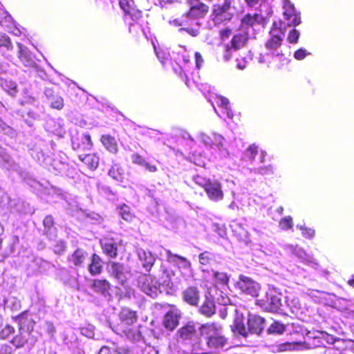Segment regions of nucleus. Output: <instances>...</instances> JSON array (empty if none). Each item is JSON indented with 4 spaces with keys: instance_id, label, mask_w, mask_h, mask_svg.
<instances>
[{
    "instance_id": "obj_9",
    "label": "nucleus",
    "mask_w": 354,
    "mask_h": 354,
    "mask_svg": "<svg viewBox=\"0 0 354 354\" xmlns=\"http://www.w3.org/2000/svg\"><path fill=\"white\" fill-rule=\"evenodd\" d=\"M270 17V16H267L266 14L263 13V10L262 9L260 10V12H256L253 15L247 14L241 19L240 30L243 32L248 31L249 35H250V32H252L253 31L254 25L259 24L265 26Z\"/></svg>"
},
{
    "instance_id": "obj_48",
    "label": "nucleus",
    "mask_w": 354,
    "mask_h": 354,
    "mask_svg": "<svg viewBox=\"0 0 354 354\" xmlns=\"http://www.w3.org/2000/svg\"><path fill=\"white\" fill-rule=\"evenodd\" d=\"M153 47L158 59L162 64H164L169 59L170 55L169 51L167 49H157L155 46H153Z\"/></svg>"
},
{
    "instance_id": "obj_8",
    "label": "nucleus",
    "mask_w": 354,
    "mask_h": 354,
    "mask_svg": "<svg viewBox=\"0 0 354 354\" xmlns=\"http://www.w3.org/2000/svg\"><path fill=\"white\" fill-rule=\"evenodd\" d=\"M106 269L109 275L120 284H124L131 277L129 267L120 262L109 261Z\"/></svg>"
},
{
    "instance_id": "obj_59",
    "label": "nucleus",
    "mask_w": 354,
    "mask_h": 354,
    "mask_svg": "<svg viewBox=\"0 0 354 354\" xmlns=\"http://www.w3.org/2000/svg\"><path fill=\"white\" fill-rule=\"evenodd\" d=\"M66 249V243L63 240L58 241L54 245L53 251L57 254H62Z\"/></svg>"
},
{
    "instance_id": "obj_13",
    "label": "nucleus",
    "mask_w": 354,
    "mask_h": 354,
    "mask_svg": "<svg viewBox=\"0 0 354 354\" xmlns=\"http://www.w3.org/2000/svg\"><path fill=\"white\" fill-rule=\"evenodd\" d=\"M119 5L124 13L126 21L129 19L137 22L142 17V12L136 8L133 0H119Z\"/></svg>"
},
{
    "instance_id": "obj_6",
    "label": "nucleus",
    "mask_w": 354,
    "mask_h": 354,
    "mask_svg": "<svg viewBox=\"0 0 354 354\" xmlns=\"http://www.w3.org/2000/svg\"><path fill=\"white\" fill-rule=\"evenodd\" d=\"M138 285L141 290L152 298H156L162 293L163 286L151 275L144 274L138 279Z\"/></svg>"
},
{
    "instance_id": "obj_7",
    "label": "nucleus",
    "mask_w": 354,
    "mask_h": 354,
    "mask_svg": "<svg viewBox=\"0 0 354 354\" xmlns=\"http://www.w3.org/2000/svg\"><path fill=\"white\" fill-rule=\"evenodd\" d=\"M276 23L273 24V28L270 33L271 37L266 41L265 46L270 54L274 57H282L283 55L279 49L284 37V32L281 28H276Z\"/></svg>"
},
{
    "instance_id": "obj_62",
    "label": "nucleus",
    "mask_w": 354,
    "mask_h": 354,
    "mask_svg": "<svg viewBox=\"0 0 354 354\" xmlns=\"http://www.w3.org/2000/svg\"><path fill=\"white\" fill-rule=\"evenodd\" d=\"M15 332V329L12 326L10 325L6 326L4 328H3L0 331V339H5L8 337L11 334Z\"/></svg>"
},
{
    "instance_id": "obj_22",
    "label": "nucleus",
    "mask_w": 354,
    "mask_h": 354,
    "mask_svg": "<svg viewBox=\"0 0 354 354\" xmlns=\"http://www.w3.org/2000/svg\"><path fill=\"white\" fill-rule=\"evenodd\" d=\"M212 147L211 149L217 153V156L219 158L227 157L228 151L223 145L225 138L221 135L214 133H212Z\"/></svg>"
},
{
    "instance_id": "obj_3",
    "label": "nucleus",
    "mask_w": 354,
    "mask_h": 354,
    "mask_svg": "<svg viewBox=\"0 0 354 354\" xmlns=\"http://www.w3.org/2000/svg\"><path fill=\"white\" fill-rule=\"evenodd\" d=\"M235 313L234 322L231 325L232 330L235 335H241L246 338L249 334L258 335L261 334L266 326L265 319L263 317L257 315L249 314L246 327L243 315L236 310Z\"/></svg>"
},
{
    "instance_id": "obj_60",
    "label": "nucleus",
    "mask_w": 354,
    "mask_h": 354,
    "mask_svg": "<svg viewBox=\"0 0 354 354\" xmlns=\"http://www.w3.org/2000/svg\"><path fill=\"white\" fill-rule=\"evenodd\" d=\"M279 225L283 230L290 229L292 227V219L291 216H286L279 222Z\"/></svg>"
},
{
    "instance_id": "obj_24",
    "label": "nucleus",
    "mask_w": 354,
    "mask_h": 354,
    "mask_svg": "<svg viewBox=\"0 0 354 354\" xmlns=\"http://www.w3.org/2000/svg\"><path fill=\"white\" fill-rule=\"evenodd\" d=\"M183 299L188 304L196 306L200 299V292L198 288L190 286L183 292Z\"/></svg>"
},
{
    "instance_id": "obj_61",
    "label": "nucleus",
    "mask_w": 354,
    "mask_h": 354,
    "mask_svg": "<svg viewBox=\"0 0 354 354\" xmlns=\"http://www.w3.org/2000/svg\"><path fill=\"white\" fill-rule=\"evenodd\" d=\"M0 132H3L4 134L12 136L15 134L14 130L7 125L1 118H0Z\"/></svg>"
},
{
    "instance_id": "obj_18",
    "label": "nucleus",
    "mask_w": 354,
    "mask_h": 354,
    "mask_svg": "<svg viewBox=\"0 0 354 354\" xmlns=\"http://www.w3.org/2000/svg\"><path fill=\"white\" fill-rule=\"evenodd\" d=\"M136 254L143 268L149 272L156 261V257L150 251L141 248L136 249Z\"/></svg>"
},
{
    "instance_id": "obj_64",
    "label": "nucleus",
    "mask_w": 354,
    "mask_h": 354,
    "mask_svg": "<svg viewBox=\"0 0 354 354\" xmlns=\"http://www.w3.org/2000/svg\"><path fill=\"white\" fill-rule=\"evenodd\" d=\"M200 140L206 147H209L210 148L212 147V142H213L212 136L209 137V136H207L206 134L201 133L200 135Z\"/></svg>"
},
{
    "instance_id": "obj_34",
    "label": "nucleus",
    "mask_w": 354,
    "mask_h": 354,
    "mask_svg": "<svg viewBox=\"0 0 354 354\" xmlns=\"http://www.w3.org/2000/svg\"><path fill=\"white\" fill-rule=\"evenodd\" d=\"M88 254L83 249H77L69 257L68 261L77 267L82 266L86 259Z\"/></svg>"
},
{
    "instance_id": "obj_5",
    "label": "nucleus",
    "mask_w": 354,
    "mask_h": 354,
    "mask_svg": "<svg viewBox=\"0 0 354 354\" xmlns=\"http://www.w3.org/2000/svg\"><path fill=\"white\" fill-rule=\"evenodd\" d=\"M283 295L274 290H270L265 298L259 300V304L267 311L283 313L286 305L282 302Z\"/></svg>"
},
{
    "instance_id": "obj_11",
    "label": "nucleus",
    "mask_w": 354,
    "mask_h": 354,
    "mask_svg": "<svg viewBox=\"0 0 354 354\" xmlns=\"http://www.w3.org/2000/svg\"><path fill=\"white\" fill-rule=\"evenodd\" d=\"M235 12V8L231 6V1L225 0L223 5H215L214 6V20L216 24L230 21Z\"/></svg>"
},
{
    "instance_id": "obj_53",
    "label": "nucleus",
    "mask_w": 354,
    "mask_h": 354,
    "mask_svg": "<svg viewBox=\"0 0 354 354\" xmlns=\"http://www.w3.org/2000/svg\"><path fill=\"white\" fill-rule=\"evenodd\" d=\"M48 130L53 133H59L61 132L62 126L59 122H57L55 120H49L47 122Z\"/></svg>"
},
{
    "instance_id": "obj_26",
    "label": "nucleus",
    "mask_w": 354,
    "mask_h": 354,
    "mask_svg": "<svg viewBox=\"0 0 354 354\" xmlns=\"http://www.w3.org/2000/svg\"><path fill=\"white\" fill-rule=\"evenodd\" d=\"M44 95L48 101L50 102L51 108L57 110H61L63 109L64 103L62 97L57 93H55L52 88H45Z\"/></svg>"
},
{
    "instance_id": "obj_36",
    "label": "nucleus",
    "mask_w": 354,
    "mask_h": 354,
    "mask_svg": "<svg viewBox=\"0 0 354 354\" xmlns=\"http://www.w3.org/2000/svg\"><path fill=\"white\" fill-rule=\"evenodd\" d=\"M124 169L120 164L113 162L108 171V175L113 179L122 182L124 179Z\"/></svg>"
},
{
    "instance_id": "obj_55",
    "label": "nucleus",
    "mask_w": 354,
    "mask_h": 354,
    "mask_svg": "<svg viewBox=\"0 0 354 354\" xmlns=\"http://www.w3.org/2000/svg\"><path fill=\"white\" fill-rule=\"evenodd\" d=\"M258 149L257 147L254 145H250L245 152V156L250 161H253L257 154Z\"/></svg>"
},
{
    "instance_id": "obj_10",
    "label": "nucleus",
    "mask_w": 354,
    "mask_h": 354,
    "mask_svg": "<svg viewBox=\"0 0 354 354\" xmlns=\"http://www.w3.org/2000/svg\"><path fill=\"white\" fill-rule=\"evenodd\" d=\"M236 286L243 293L253 297H257L259 295L261 289V286L259 283L243 274L239 275Z\"/></svg>"
},
{
    "instance_id": "obj_58",
    "label": "nucleus",
    "mask_w": 354,
    "mask_h": 354,
    "mask_svg": "<svg viewBox=\"0 0 354 354\" xmlns=\"http://www.w3.org/2000/svg\"><path fill=\"white\" fill-rule=\"evenodd\" d=\"M236 51L234 50V48L232 47L229 44L225 46V49L223 53V59L225 62H228L232 59V54L234 52Z\"/></svg>"
},
{
    "instance_id": "obj_49",
    "label": "nucleus",
    "mask_w": 354,
    "mask_h": 354,
    "mask_svg": "<svg viewBox=\"0 0 354 354\" xmlns=\"http://www.w3.org/2000/svg\"><path fill=\"white\" fill-rule=\"evenodd\" d=\"M113 354H138L136 347L116 346Z\"/></svg>"
},
{
    "instance_id": "obj_50",
    "label": "nucleus",
    "mask_w": 354,
    "mask_h": 354,
    "mask_svg": "<svg viewBox=\"0 0 354 354\" xmlns=\"http://www.w3.org/2000/svg\"><path fill=\"white\" fill-rule=\"evenodd\" d=\"M214 277L216 282L222 286H227L229 281V277L225 272H214Z\"/></svg>"
},
{
    "instance_id": "obj_63",
    "label": "nucleus",
    "mask_w": 354,
    "mask_h": 354,
    "mask_svg": "<svg viewBox=\"0 0 354 354\" xmlns=\"http://www.w3.org/2000/svg\"><path fill=\"white\" fill-rule=\"evenodd\" d=\"M300 33L296 29H292L290 31L288 36V41L291 44H296L299 39Z\"/></svg>"
},
{
    "instance_id": "obj_25",
    "label": "nucleus",
    "mask_w": 354,
    "mask_h": 354,
    "mask_svg": "<svg viewBox=\"0 0 354 354\" xmlns=\"http://www.w3.org/2000/svg\"><path fill=\"white\" fill-rule=\"evenodd\" d=\"M92 289L95 292L100 294L106 299L111 297V284L106 279H94L92 284Z\"/></svg>"
},
{
    "instance_id": "obj_44",
    "label": "nucleus",
    "mask_w": 354,
    "mask_h": 354,
    "mask_svg": "<svg viewBox=\"0 0 354 354\" xmlns=\"http://www.w3.org/2000/svg\"><path fill=\"white\" fill-rule=\"evenodd\" d=\"M19 240L17 236L13 235L10 237L8 248H6L3 252L4 258L8 257L15 252L16 246L19 244Z\"/></svg>"
},
{
    "instance_id": "obj_21",
    "label": "nucleus",
    "mask_w": 354,
    "mask_h": 354,
    "mask_svg": "<svg viewBox=\"0 0 354 354\" xmlns=\"http://www.w3.org/2000/svg\"><path fill=\"white\" fill-rule=\"evenodd\" d=\"M17 46L19 48L18 57L24 65L30 68L37 67L35 57L27 48L20 43H17Z\"/></svg>"
},
{
    "instance_id": "obj_19",
    "label": "nucleus",
    "mask_w": 354,
    "mask_h": 354,
    "mask_svg": "<svg viewBox=\"0 0 354 354\" xmlns=\"http://www.w3.org/2000/svg\"><path fill=\"white\" fill-rule=\"evenodd\" d=\"M165 257L167 261L171 263L177 265L180 269L189 271L191 268V263L185 257L173 254L170 250L164 249Z\"/></svg>"
},
{
    "instance_id": "obj_33",
    "label": "nucleus",
    "mask_w": 354,
    "mask_h": 354,
    "mask_svg": "<svg viewBox=\"0 0 354 354\" xmlns=\"http://www.w3.org/2000/svg\"><path fill=\"white\" fill-rule=\"evenodd\" d=\"M53 169L55 171L56 174L68 176L72 174L73 168L70 167L68 163L54 160L52 164Z\"/></svg>"
},
{
    "instance_id": "obj_39",
    "label": "nucleus",
    "mask_w": 354,
    "mask_h": 354,
    "mask_svg": "<svg viewBox=\"0 0 354 354\" xmlns=\"http://www.w3.org/2000/svg\"><path fill=\"white\" fill-rule=\"evenodd\" d=\"M2 88L10 95L15 97L18 93L17 85L15 82L5 80L1 82Z\"/></svg>"
},
{
    "instance_id": "obj_15",
    "label": "nucleus",
    "mask_w": 354,
    "mask_h": 354,
    "mask_svg": "<svg viewBox=\"0 0 354 354\" xmlns=\"http://www.w3.org/2000/svg\"><path fill=\"white\" fill-rule=\"evenodd\" d=\"M205 191L208 198L212 201L218 202L223 199L222 184L217 180L212 179Z\"/></svg>"
},
{
    "instance_id": "obj_54",
    "label": "nucleus",
    "mask_w": 354,
    "mask_h": 354,
    "mask_svg": "<svg viewBox=\"0 0 354 354\" xmlns=\"http://www.w3.org/2000/svg\"><path fill=\"white\" fill-rule=\"evenodd\" d=\"M194 182L202 187L204 189L207 187L209 183L212 180V179L204 178L201 176L197 175L193 177Z\"/></svg>"
},
{
    "instance_id": "obj_32",
    "label": "nucleus",
    "mask_w": 354,
    "mask_h": 354,
    "mask_svg": "<svg viewBox=\"0 0 354 354\" xmlns=\"http://www.w3.org/2000/svg\"><path fill=\"white\" fill-rule=\"evenodd\" d=\"M102 268L103 261L102 258L97 254H93L88 265L89 272L93 276L100 274L102 271Z\"/></svg>"
},
{
    "instance_id": "obj_35",
    "label": "nucleus",
    "mask_w": 354,
    "mask_h": 354,
    "mask_svg": "<svg viewBox=\"0 0 354 354\" xmlns=\"http://www.w3.org/2000/svg\"><path fill=\"white\" fill-rule=\"evenodd\" d=\"M101 142L109 152L113 154H116L118 153V147L115 138L110 135H103L101 137Z\"/></svg>"
},
{
    "instance_id": "obj_46",
    "label": "nucleus",
    "mask_w": 354,
    "mask_h": 354,
    "mask_svg": "<svg viewBox=\"0 0 354 354\" xmlns=\"http://www.w3.org/2000/svg\"><path fill=\"white\" fill-rule=\"evenodd\" d=\"M251 172H253L255 174H261L262 176L271 175L274 174V167L272 165H269L258 168H254L253 169H251Z\"/></svg>"
},
{
    "instance_id": "obj_14",
    "label": "nucleus",
    "mask_w": 354,
    "mask_h": 354,
    "mask_svg": "<svg viewBox=\"0 0 354 354\" xmlns=\"http://www.w3.org/2000/svg\"><path fill=\"white\" fill-rule=\"evenodd\" d=\"M283 15L288 26H296L300 24V12H297L294 5L289 0L283 1Z\"/></svg>"
},
{
    "instance_id": "obj_20",
    "label": "nucleus",
    "mask_w": 354,
    "mask_h": 354,
    "mask_svg": "<svg viewBox=\"0 0 354 354\" xmlns=\"http://www.w3.org/2000/svg\"><path fill=\"white\" fill-rule=\"evenodd\" d=\"M21 325V320H20ZM35 322L31 320L30 321V323L28 324L27 327V332H24V328L21 326L19 328V334L14 337V338L12 339L11 343L13 346H15L16 348H21L23 347L26 344L28 343V338L27 335H30V333L34 327Z\"/></svg>"
},
{
    "instance_id": "obj_29",
    "label": "nucleus",
    "mask_w": 354,
    "mask_h": 354,
    "mask_svg": "<svg viewBox=\"0 0 354 354\" xmlns=\"http://www.w3.org/2000/svg\"><path fill=\"white\" fill-rule=\"evenodd\" d=\"M249 35L248 31L243 32L240 30L237 34L233 36L229 44L234 48V50H238L245 45Z\"/></svg>"
},
{
    "instance_id": "obj_1",
    "label": "nucleus",
    "mask_w": 354,
    "mask_h": 354,
    "mask_svg": "<svg viewBox=\"0 0 354 354\" xmlns=\"http://www.w3.org/2000/svg\"><path fill=\"white\" fill-rule=\"evenodd\" d=\"M201 343L195 345V354H207L214 349L223 348L227 344L222 327L216 323H207L201 327Z\"/></svg>"
},
{
    "instance_id": "obj_4",
    "label": "nucleus",
    "mask_w": 354,
    "mask_h": 354,
    "mask_svg": "<svg viewBox=\"0 0 354 354\" xmlns=\"http://www.w3.org/2000/svg\"><path fill=\"white\" fill-rule=\"evenodd\" d=\"M191 5L189 11L183 15L180 18L174 19V23L177 26L189 24V22L200 21L208 11V6L204 3H198V0H189Z\"/></svg>"
},
{
    "instance_id": "obj_27",
    "label": "nucleus",
    "mask_w": 354,
    "mask_h": 354,
    "mask_svg": "<svg viewBox=\"0 0 354 354\" xmlns=\"http://www.w3.org/2000/svg\"><path fill=\"white\" fill-rule=\"evenodd\" d=\"M198 311L201 315L207 317H211L215 314L216 306L211 295H209V297L205 295V299L202 305L199 307Z\"/></svg>"
},
{
    "instance_id": "obj_47",
    "label": "nucleus",
    "mask_w": 354,
    "mask_h": 354,
    "mask_svg": "<svg viewBox=\"0 0 354 354\" xmlns=\"http://www.w3.org/2000/svg\"><path fill=\"white\" fill-rule=\"evenodd\" d=\"M97 187L98 192L101 195H102L108 198H111V197L115 196V193L111 190L110 187L103 185V184H101V183H98L97 185Z\"/></svg>"
},
{
    "instance_id": "obj_23",
    "label": "nucleus",
    "mask_w": 354,
    "mask_h": 354,
    "mask_svg": "<svg viewBox=\"0 0 354 354\" xmlns=\"http://www.w3.org/2000/svg\"><path fill=\"white\" fill-rule=\"evenodd\" d=\"M101 246L103 252L111 259L118 256V242L113 239H104L101 241Z\"/></svg>"
},
{
    "instance_id": "obj_40",
    "label": "nucleus",
    "mask_w": 354,
    "mask_h": 354,
    "mask_svg": "<svg viewBox=\"0 0 354 354\" xmlns=\"http://www.w3.org/2000/svg\"><path fill=\"white\" fill-rule=\"evenodd\" d=\"M14 46L9 36L5 32H0V50L12 51Z\"/></svg>"
},
{
    "instance_id": "obj_42",
    "label": "nucleus",
    "mask_w": 354,
    "mask_h": 354,
    "mask_svg": "<svg viewBox=\"0 0 354 354\" xmlns=\"http://www.w3.org/2000/svg\"><path fill=\"white\" fill-rule=\"evenodd\" d=\"M216 103L223 109V113L226 114L228 118H232L233 113L229 106L230 102L227 98L219 97L217 98Z\"/></svg>"
},
{
    "instance_id": "obj_52",
    "label": "nucleus",
    "mask_w": 354,
    "mask_h": 354,
    "mask_svg": "<svg viewBox=\"0 0 354 354\" xmlns=\"http://www.w3.org/2000/svg\"><path fill=\"white\" fill-rule=\"evenodd\" d=\"M119 214L121 217L125 221H131L132 218V215L130 212V207L127 205H122L120 207Z\"/></svg>"
},
{
    "instance_id": "obj_57",
    "label": "nucleus",
    "mask_w": 354,
    "mask_h": 354,
    "mask_svg": "<svg viewBox=\"0 0 354 354\" xmlns=\"http://www.w3.org/2000/svg\"><path fill=\"white\" fill-rule=\"evenodd\" d=\"M286 307L290 308L292 313H295L299 308V301L297 298H294L290 302L288 300H286L284 303Z\"/></svg>"
},
{
    "instance_id": "obj_38",
    "label": "nucleus",
    "mask_w": 354,
    "mask_h": 354,
    "mask_svg": "<svg viewBox=\"0 0 354 354\" xmlns=\"http://www.w3.org/2000/svg\"><path fill=\"white\" fill-rule=\"evenodd\" d=\"M0 165L7 169H14L15 167L12 158L2 148H0Z\"/></svg>"
},
{
    "instance_id": "obj_16",
    "label": "nucleus",
    "mask_w": 354,
    "mask_h": 354,
    "mask_svg": "<svg viewBox=\"0 0 354 354\" xmlns=\"http://www.w3.org/2000/svg\"><path fill=\"white\" fill-rule=\"evenodd\" d=\"M182 317L179 309L172 307L165 315L163 319V326L169 330H174L179 324V321Z\"/></svg>"
},
{
    "instance_id": "obj_43",
    "label": "nucleus",
    "mask_w": 354,
    "mask_h": 354,
    "mask_svg": "<svg viewBox=\"0 0 354 354\" xmlns=\"http://www.w3.org/2000/svg\"><path fill=\"white\" fill-rule=\"evenodd\" d=\"M286 326L279 322L274 321L267 330L268 334L280 335L285 330Z\"/></svg>"
},
{
    "instance_id": "obj_51",
    "label": "nucleus",
    "mask_w": 354,
    "mask_h": 354,
    "mask_svg": "<svg viewBox=\"0 0 354 354\" xmlns=\"http://www.w3.org/2000/svg\"><path fill=\"white\" fill-rule=\"evenodd\" d=\"M12 22V18L8 12L0 8V24L8 27Z\"/></svg>"
},
{
    "instance_id": "obj_37",
    "label": "nucleus",
    "mask_w": 354,
    "mask_h": 354,
    "mask_svg": "<svg viewBox=\"0 0 354 354\" xmlns=\"http://www.w3.org/2000/svg\"><path fill=\"white\" fill-rule=\"evenodd\" d=\"M232 232L240 239H244L248 236V231L244 225L238 221H233L230 225Z\"/></svg>"
},
{
    "instance_id": "obj_56",
    "label": "nucleus",
    "mask_w": 354,
    "mask_h": 354,
    "mask_svg": "<svg viewBox=\"0 0 354 354\" xmlns=\"http://www.w3.org/2000/svg\"><path fill=\"white\" fill-rule=\"evenodd\" d=\"M297 228L301 230L303 236L306 239H313L315 236V232L313 229L308 228L300 225H297Z\"/></svg>"
},
{
    "instance_id": "obj_2",
    "label": "nucleus",
    "mask_w": 354,
    "mask_h": 354,
    "mask_svg": "<svg viewBox=\"0 0 354 354\" xmlns=\"http://www.w3.org/2000/svg\"><path fill=\"white\" fill-rule=\"evenodd\" d=\"M120 322L112 328L113 330L133 342L143 340L141 332L133 325L137 322L138 317L135 311L128 308H123L119 313Z\"/></svg>"
},
{
    "instance_id": "obj_17",
    "label": "nucleus",
    "mask_w": 354,
    "mask_h": 354,
    "mask_svg": "<svg viewBox=\"0 0 354 354\" xmlns=\"http://www.w3.org/2000/svg\"><path fill=\"white\" fill-rule=\"evenodd\" d=\"M308 337L309 339H313V345L315 347L325 346V343L329 344H333L339 341L333 335H328V333L317 331L316 333H308Z\"/></svg>"
},
{
    "instance_id": "obj_28",
    "label": "nucleus",
    "mask_w": 354,
    "mask_h": 354,
    "mask_svg": "<svg viewBox=\"0 0 354 354\" xmlns=\"http://www.w3.org/2000/svg\"><path fill=\"white\" fill-rule=\"evenodd\" d=\"M44 234L49 240H54L57 236V230L54 225V219L51 215L46 216L43 220Z\"/></svg>"
},
{
    "instance_id": "obj_41",
    "label": "nucleus",
    "mask_w": 354,
    "mask_h": 354,
    "mask_svg": "<svg viewBox=\"0 0 354 354\" xmlns=\"http://www.w3.org/2000/svg\"><path fill=\"white\" fill-rule=\"evenodd\" d=\"M201 24L200 21H197L194 22H189V24L183 25L185 27L182 28L180 30L186 31L188 34L193 37H196L200 33V26Z\"/></svg>"
},
{
    "instance_id": "obj_31",
    "label": "nucleus",
    "mask_w": 354,
    "mask_h": 354,
    "mask_svg": "<svg viewBox=\"0 0 354 354\" xmlns=\"http://www.w3.org/2000/svg\"><path fill=\"white\" fill-rule=\"evenodd\" d=\"M78 158L92 171L95 170L99 165L100 158L95 153L79 155Z\"/></svg>"
},
{
    "instance_id": "obj_45",
    "label": "nucleus",
    "mask_w": 354,
    "mask_h": 354,
    "mask_svg": "<svg viewBox=\"0 0 354 354\" xmlns=\"http://www.w3.org/2000/svg\"><path fill=\"white\" fill-rule=\"evenodd\" d=\"M198 261L203 266H209L214 261V254L207 251L202 252L198 256Z\"/></svg>"
},
{
    "instance_id": "obj_12",
    "label": "nucleus",
    "mask_w": 354,
    "mask_h": 354,
    "mask_svg": "<svg viewBox=\"0 0 354 354\" xmlns=\"http://www.w3.org/2000/svg\"><path fill=\"white\" fill-rule=\"evenodd\" d=\"M71 141L74 151H88L92 148L93 143L88 133H71Z\"/></svg>"
},
{
    "instance_id": "obj_30",
    "label": "nucleus",
    "mask_w": 354,
    "mask_h": 354,
    "mask_svg": "<svg viewBox=\"0 0 354 354\" xmlns=\"http://www.w3.org/2000/svg\"><path fill=\"white\" fill-rule=\"evenodd\" d=\"M245 2L248 7L254 8L258 11L257 12H260L262 9L263 13L266 14L267 16H271L272 14L271 7L265 2V0H245Z\"/></svg>"
}]
</instances>
